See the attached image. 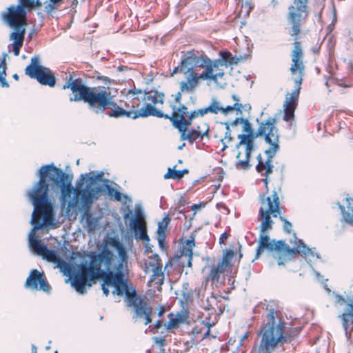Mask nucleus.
I'll return each mask as SVG.
<instances>
[{"mask_svg": "<svg viewBox=\"0 0 353 353\" xmlns=\"http://www.w3.org/2000/svg\"><path fill=\"white\" fill-rule=\"evenodd\" d=\"M62 89H70L74 94L73 97L70 99V101H83L97 114H103L107 109L110 108L112 110L108 111L107 114L114 118L128 117L136 119L139 117H156L158 105H162L164 101L163 93L151 90L145 93L143 98L144 105L141 107V111L124 109L114 101V97L109 88L85 85L82 79H74L71 73L65 77V83L63 85Z\"/></svg>", "mask_w": 353, "mask_h": 353, "instance_id": "obj_1", "label": "nucleus"}, {"mask_svg": "<svg viewBox=\"0 0 353 353\" xmlns=\"http://www.w3.org/2000/svg\"><path fill=\"white\" fill-rule=\"evenodd\" d=\"M89 264L81 263L77 266L72 281V285L81 294L86 292L87 287H91L92 282L95 283L101 279V289L105 296L110 294L108 286H114L113 294L126 295L128 291L127 279L125 278L124 270H121V265H116V272L111 271L115 259L114 252L106 247L103 248L98 253L90 252L88 254Z\"/></svg>", "mask_w": 353, "mask_h": 353, "instance_id": "obj_2", "label": "nucleus"}, {"mask_svg": "<svg viewBox=\"0 0 353 353\" xmlns=\"http://www.w3.org/2000/svg\"><path fill=\"white\" fill-rule=\"evenodd\" d=\"M309 0H294L288 8L287 19L290 24L288 34L293 38V48L290 53L291 65L290 71L296 85L290 94H287L283 103V120L288 122L294 120V111L298 105L300 90L305 77V65L302 44L299 41L301 35L305 33L304 27L307 21Z\"/></svg>", "mask_w": 353, "mask_h": 353, "instance_id": "obj_3", "label": "nucleus"}, {"mask_svg": "<svg viewBox=\"0 0 353 353\" xmlns=\"http://www.w3.org/2000/svg\"><path fill=\"white\" fill-rule=\"evenodd\" d=\"M50 176V181L61 185V197L63 204L70 198L71 194L74 190L68 181L65 183L64 180L68 179V175L61 170L56 168L52 164L46 165L39 169V179L33 188L28 192V195L34 205V209L32 215L31 223L33 230L41 229L44 225H50L53 222V208L48 199L49 185L47 183V177Z\"/></svg>", "mask_w": 353, "mask_h": 353, "instance_id": "obj_4", "label": "nucleus"}, {"mask_svg": "<svg viewBox=\"0 0 353 353\" xmlns=\"http://www.w3.org/2000/svg\"><path fill=\"white\" fill-rule=\"evenodd\" d=\"M277 312L271 308L266 314L257 335L260 339L258 347L252 349V352L272 353L285 343L292 341V336L287 330L286 323L283 319H277Z\"/></svg>", "mask_w": 353, "mask_h": 353, "instance_id": "obj_5", "label": "nucleus"}, {"mask_svg": "<svg viewBox=\"0 0 353 353\" xmlns=\"http://www.w3.org/2000/svg\"><path fill=\"white\" fill-rule=\"evenodd\" d=\"M265 232H262L260 230L255 259L260 256L263 252L264 249L271 252H276L274 257L279 265H284L286 262L294 259L299 254L306 256L311 254L310 250L305 245L303 241L297 240L296 237H295L294 245L290 248L284 240L270 241L269 236L265 234Z\"/></svg>", "mask_w": 353, "mask_h": 353, "instance_id": "obj_6", "label": "nucleus"}, {"mask_svg": "<svg viewBox=\"0 0 353 353\" xmlns=\"http://www.w3.org/2000/svg\"><path fill=\"white\" fill-rule=\"evenodd\" d=\"M178 112L173 115H169L158 108L156 117L169 119L172 125L179 132L181 140L188 141L190 143L208 136L209 126L206 123L189 130L192 122L198 118L190 110L187 112L185 107H181Z\"/></svg>", "mask_w": 353, "mask_h": 353, "instance_id": "obj_7", "label": "nucleus"}, {"mask_svg": "<svg viewBox=\"0 0 353 353\" xmlns=\"http://www.w3.org/2000/svg\"><path fill=\"white\" fill-rule=\"evenodd\" d=\"M281 192L280 186L274 187L271 192L259 194L260 208L258 213V221L261 222L259 229L262 232L272 228V218L283 215V208L281 206L279 194Z\"/></svg>", "mask_w": 353, "mask_h": 353, "instance_id": "obj_8", "label": "nucleus"}, {"mask_svg": "<svg viewBox=\"0 0 353 353\" xmlns=\"http://www.w3.org/2000/svg\"><path fill=\"white\" fill-rule=\"evenodd\" d=\"M103 176V172H100L95 176H90V174H82L76 183L74 196L72 201L69 202L68 207L76 206L80 199H83L86 205L99 200L102 188L97 185V181H101Z\"/></svg>", "mask_w": 353, "mask_h": 353, "instance_id": "obj_9", "label": "nucleus"}, {"mask_svg": "<svg viewBox=\"0 0 353 353\" xmlns=\"http://www.w3.org/2000/svg\"><path fill=\"white\" fill-rule=\"evenodd\" d=\"M244 121L243 131L246 134L238 135L240 141L237 143L236 148L239 150L236 155L237 162L236 166L237 168L248 170L251 166L250 164V158L252 152L254 150L253 130L250 122L247 120Z\"/></svg>", "mask_w": 353, "mask_h": 353, "instance_id": "obj_10", "label": "nucleus"}, {"mask_svg": "<svg viewBox=\"0 0 353 353\" xmlns=\"http://www.w3.org/2000/svg\"><path fill=\"white\" fill-rule=\"evenodd\" d=\"M127 306L132 308V319L134 321L143 320L144 324L148 325L152 322V307L149 301L144 297L137 294L134 290L126 291Z\"/></svg>", "mask_w": 353, "mask_h": 353, "instance_id": "obj_11", "label": "nucleus"}, {"mask_svg": "<svg viewBox=\"0 0 353 353\" xmlns=\"http://www.w3.org/2000/svg\"><path fill=\"white\" fill-rule=\"evenodd\" d=\"M276 120L275 118L269 117L267 120L260 123L257 129L256 136L263 137L265 141L269 144L270 148L265 151V153L276 154L279 151V134L276 127Z\"/></svg>", "mask_w": 353, "mask_h": 353, "instance_id": "obj_12", "label": "nucleus"}, {"mask_svg": "<svg viewBox=\"0 0 353 353\" xmlns=\"http://www.w3.org/2000/svg\"><path fill=\"white\" fill-rule=\"evenodd\" d=\"M26 75L36 79L40 84L52 88L56 84V77L52 71L41 65L40 59L34 56L25 69Z\"/></svg>", "mask_w": 353, "mask_h": 353, "instance_id": "obj_13", "label": "nucleus"}, {"mask_svg": "<svg viewBox=\"0 0 353 353\" xmlns=\"http://www.w3.org/2000/svg\"><path fill=\"white\" fill-rule=\"evenodd\" d=\"M206 61H208V57L203 51L191 50L183 52L181 61L174 68L172 76L177 73V71H184V70H188L189 68L199 67L204 68Z\"/></svg>", "mask_w": 353, "mask_h": 353, "instance_id": "obj_14", "label": "nucleus"}, {"mask_svg": "<svg viewBox=\"0 0 353 353\" xmlns=\"http://www.w3.org/2000/svg\"><path fill=\"white\" fill-rule=\"evenodd\" d=\"M232 98L234 102L233 105L221 107L217 101H212L208 107L194 109L190 111L198 118L202 117L209 112L217 114L219 112H221L223 114L227 115L228 114L235 111L236 114H241L243 108L242 103H240V100L236 95L233 94Z\"/></svg>", "mask_w": 353, "mask_h": 353, "instance_id": "obj_15", "label": "nucleus"}, {"mask_svg": "<svg viewBox=\"0 0 353 353\" xmlns=\"http://www.w3.org/2000/svg\"><path fill=\"white\" fill-rule=\"evenodd\" d=\"M236 254L235 251L232 250H226L222 259L216 265H212L208 275L205 278V283L210 281L212 284L218 282L221 274L232 266V259Z\"/></svg>", "mask_w": 353, "mask_h": 353, "instance_id": "obj_16", "label": "nucleus"}, {"mask_svg": "<svg viewBox=\"0 0 353 353\" xmlns=\"http://www.w3.org/2000/svg\"><path fill=\"white\" fill-rule=\"evenodd\" d=\"M2 20L12 28L24 26L27 23V14L25 10L17 5H12L1 14Z\"/></svg>", "mask_w": 353, "mask_h": 353, "instance_id": "obj_17", "label": "nucleus"}, {"mask_svg": "<svg viewBox=\"0 0 353 353\" xmlns=\"http://www.w3.org/2000/svg\"><path fill=\"white\" fill-rule=\"evenodd\" d=\"M36 230L32 231V234L30 235V246L38 255L42 256V257L46 261L59 265L63 262L59 255L55 250H48L45 245L41 243L34 234Z\"/></svg>", "mask_w": 353, "mask_h": 353, "instance_id": "obj_18", "label": "nucleus"}, {"mask_svg": "<svg viewBox=\"0 0 353 353\" xmlns=\"http://www.w3.org/2000/svg\"><path fill=\"white\" fill-rule=\"evenodd\" d=\"M145 271L151 270L152 274L148 281L150 286L152 283H154L161 288L164 281V273L162 270L163 265L161 259L157 254L150 255L148 257V261L145 262Z\"/></svg>", "mask_w": 353, "mask_h": 353, "instance_id": "obj_19", "label": "nucleus"}, {"mask_svg": "<svg viewBox=\"0 0 353 353\" xmlns=\"http://www.w3.org/2000/svg\"><path fill=\"white\" fill-rule=\"evenodd\" d=\"M226 68L219 61H212L208 57V61L205 63V70L201 72V77H203V80H211L218 83L219 81L225 77Z\"/></svg>", "mask_w": 353, "mask_h": 353, "instance_id": "obj_20", "label": "nucleus"}, {"mask_svg": "<svg viewBox=\"0 0 353 353\" xmlns=\"http://www.w3.org/2000/svg\"><path fill=\"white\" fill-rule=\"evenodd\" d=\"M177 73L183 74L185 76V79L179 83V89H181V92H194L199 85L200 79L203 80V77H201V73L198 74L192 68L184 70V71H177Z\"/></svg>", "mask_w": 353, "mask_h": 353, "instance_id": "obj_21", "label": "nucleus"}, {"mask_svg": "<svg viewBox=\"0 0 353 353\" xmlns=\"http://www.w3.org/2000/svg\"><path fill=\"white\" fill-rule=\"evenodd\" d=\"M130 227L134 231L136 239L145 242L150 241L147 234L146 222L140 209L136 210V216L131 219Z\"/></svg>", "mask_w": 353, "mask_h": 353, "instance_id": "obj_22", "label": "nucleus"}, {"mask_svg": "<svg viewBox=\"0 0 353 353\" xmlns=\"http://www.w3.org/2000/svg\"><path fill=\"white\" fill-rule=\"evenodd\" d=\"M25 287L32 290H39L49 292L51 290L50 285L47 282L43 273L37 270L30 271L29 276L27 278Z\"/></svg>", "mask_w": 353, "mask_h": 353, "instance_id": "obj_23", "label": "nucleus"}, {"mask_svg": "<svg viewBox=\"0 0 353 353\" xmlns=\"http://www.w3.org/2000/svg\"><path fill=\"white\" fill-rule=\"evenodd\" d=\"M267 157L264 159L261 154L257 156V164L256 165V170L261 176H269L273 172L274 165L272 163V159L275 154L272 153H265Z\"/></svg>", "mask_w": 353, "mask_h": 353, "instance_id": "obj_24", "label": "nucleus"}, {"mask_svg": "<svg viewBox=\"0 0 353 353\" xmlns=\"http://www.w3.org/2000/svg\"><path fill=\"white\" fill-rule=\"evenodd\" d=\"M339 317L345 334H350L353 331V299L347 303L344 312Z\"/></svg>", "mask_w": 353, "mask_h": 353, "instance_id": "obj_25", "label": "nucleus"}, {"mask_svg": "<svg viewBox=\"0 0 353 353\" xmlns=\"http://www.w3.org/2000/svg\"><path fill=\"white\" fill-rule=\"evenodd\" d=\"M105 245L109 250H110L107 245L114 247L118 252L119 256V261L117 265H121V270H125L127 268L128 263V254L124 245L117 239L110 237L105 241Z\"/></svg>", "mask_w": 353, "mask_h": 353, "instance_id": "obj_26", "label": "nucleus"}, {"mask_svg": "<svg viewBox=\"0 0 353 353\" xmlns=\"http://www.w3.org/2000/svg\"><path fill=\"white\" fill-rule=\"evenodd\" d=\"M180 258L182 257H186L187 258V264L186 265L188 267L191 268L192 264V256H193V248L195 246V242H194V235L191 234L190 236V239L185 240V241H181L180 242Z\"/></svg>", "mask_w": 353, "mask_h": 353, "instance_id": "obj_27", "label": "nucleus"}, {"mask_svg": "<svg viewBox=\"0 0 353 353\" xmlns=\"http://www.w3.org/2000/svg\"><path fill=\"white\" fill-rule=\"evenodd\" d=\"M14 31L10 34V39L13 41L12 50L15 56H19L20 50L23 46L26 29L24 26L14 28Z\"/></svg>", "mask_w": 353, "mask_h": 353, "instance_id": "obj_28", "label": "nucleus"}, {"mask_svg": "<svg viewBox=\"0 0 353 353\" xmlns=\"http://www.w3.org/2000/svg\"><path fill=\"white\" fill-rule=\"evenodd\" d=\"M79 199L81 201L82 208L84 211L83 216H85L88 230L89 232L94 231L97 226L98 221L96 218L93 217L92 214L90 212L93 203L86 205L83 199L79 198Z\"/></svg>", "mask_w": 353, "mask_h": 353, "instance_id": "obj_29", "label": "nucleus"}, {"mask_svg": "<svg viewBox=\"0 0 353 353\" xmlns=\"http://www.w3.org/2000/svg\"><path fill=\"white\" fill-rule=\"evenodd\" d=\"M168 317L169 320L165 324V326L168 330H172L179 328L181 324L184 323L188 319V315L180 312L176 314L170 313Z\"/></svg>", "mask_w": 353, "mask_h": 353, "instance_id": "obj_30", "label": "nucleus"}, {"mask_svg": "<svg viewBox=\"0 0 353 353\" xmlns=\"http://www.w3.org/2000/svg\"><path fill=\"white\" fill-rule=\"evenodd\" d=\"M347 206L345 207L338 203L343 221L353 226V198L347 196L345 199Z\"/></svg>", "mask_w": 353, "mask_h": 353, "instance_id": "obj_31", "label": "nucleus"}, {"mask_svg": "<svg viewBox=\"0 0 353 353\" xmlns=\"http://www.w3.org/2000/svg\"><path fill=\"white\" fill-rule=\"evenodd\" d=\"M220 130L223 132L224 136L223 137L221 134H216L215 137L220 139V141L223 144L222 150H224L228 148L227 143L232 141V137L231 136L230 125L228 123H222Z\"/></svg>", "mask_w": 353, "mask_h": 353, "instance_id": "obj_32", "label": "nucleus"}, {"mask_svg": "<svg viewBox=\"0 0 353 353\" xmlns=\"http://www.w3.org/2000/svg\"><path fill=\"white\" fill-rule=\"evenodd\" d=\"M18 5L27 14L28 12H30L36 8H41L42 2L41 0H18Z\"/></svg>", "mask_w": 353, "mask_h": 353, "instance_id": "obj_33", "label": "nucleus"}, {"mask_svg": "<svg viewBox=\"0 0 353 353\" xmlns=\"http://www.w3.org/2000/svg\"><path fill=\"white\" fill-rule=\"evenodd\" d=\"M185 92H181V89L174 95V102H170V108H172V113L170 115H173L175 113H178V110L181 107H185L186 108L187 112H190L192 110L189 108L188 106L183 104L182 101V93H185Z\"/></svg>", "mask_w": 353, "mask_h": 353, "instance_id": "obj_34", "label": "nucleus"}, {"mask_svg": "<svg viewBox=\"0 0 353 353\" xmlns=\"http://www.w3.org/2000/svg\"><path fill=\"white\" fill-rule=\"evenodd\" d=\"M220 57H221L216 60L219 61L225 68H228V66L237 64L238 63V59L233 57L232 53L229 51L220 52Z\"/></svg>", "mask_w": 353, "mask_h": 353, "instance_id": "obj_35", "label": "nucleus"}, {"mask_svg": "<svg viewBox=\"0 0 353 353\" xmlns=\"http://www.w3.org/2000/svg\"><path fill=\"white\" fill-rule=\"evenodd\" d=\"M104 183V188L107 191L108 196L116 201H121L123 194L117 190L112 188L110 185L108 184L110 181L108 179H103Z\"/></svg>", "mask_w": 353, "mask_h": 353, "instance_id": "obj_36", "label": "nucleus"}, {"mask_svg": "<svg viewBox=\"0 0 353 353\" xmlns=\"http://www.w3.org/2000/svg\"><path fill=\"white\" fill-rule=\"evenodd\" d=\"M170 221V219L168 216H165L161 221L158 223L157 232L159 234V242L160 244H163L165 239V232L167 227Z\"/></svg>", "mask_w": 353, "mask_h": 353, "instance_id": "obj_37", "label": "nucleus"}, {"mask_svg": "<svg viewBox=\"0 0 353 353\" xmlns=\"http://www.w3.org/2000/svg\"><path fill=\"white\" fill-rule=\"evenodd\" d=\"M6 57V54H4L2 59L0 61V84L3 88L9 87V84L6 79L7 69Z\"/></svg>", "mask_w": 353, "mask_h": 353, "instance_id": "obj_38", "label": "nucleus"}, {"mask_svg": "<svg viewBox=\"0 0 353 353\" xmlns=\"http://www.w3.org/2000/svg\"><path fill=\"white\" fill-rule=\"evenodd\" d=\"M315 17L318 21H321L322 12L325 7V0H314Z\"/></svg>", "mask_w": 353, "mask_h": 353, "instance_id": "obj_39", "label": "nucleus"}, {"mask_svg": "<svg viewBox=\"0 0 353 353\" xmlns=\"http://www.w3.org/2000/svg\"><path fill=\"white\" fill-rule=\"evenodd\" d=\"M62 0H49L48 3H45V11L47 14H51L58 8Z\"/></svg>", "mask_w": 353, "mask_h": 353, "instance_id": "obj_40", "label": "nucleus"}, {"mask_svg": "<svg viewBox=\"0 0 353 353\" xmlns=\"http://www.w3.org/2000/svg\"><path fill=\"white\" fill-rule=\"evenodd\" d=\"M176 165L173 168H168L167 173L164 175V179H181V174L179 170H175Z\"/></svg>", "mask_w": 353, "mask_h": 353, "instance_id": "obj_41", "label": "nucleus"}, {"mask_svg": "<svg viewBox=\"0 0 353 353\" xmlns=\"http://www.w3.org/2000/svg\"><path fill=\"white\" fill-rule=\"evenodd\" d=\"M139 101L137 99H133L129 102H125L123 108L124 109H133L136 111H141V108H139Z\"/></svg>", "mask_w": 353, "mask_h": 353, "instance_id": "obj_42", "label": "nucleus"}, {"mask_svg": "<svg viewBox=\"0 0 353 353\" xmlns=\"http://www.w3.org/2000/svg\"><path fill=\"white\" fill-rule=\"evenodd\" d=\"M280 220L283 223V230L285 232L290 234L292 231V223L286 220L283 215H281V216H279Z\"/></svg>", "mask_w": 353, "mask_h": 353, "instance_id": "obj_43", "label": "nucleus"}, {"mask_svg": "<svg viewBox=\"0 0 353 353\" xmlns=\"http://www.w3.org/2000/svg\"><path fill=\"white\" fill-rule=\"evenodd\" d=\"M201 325H203L204 328H207V330L205 332V333L203 335L202 340L207 339L210 334V327L211 324L209 323H204L202 322Z\"/></svg>", "mask_w": 353, "mask_h": 353, "instance_id": "obj_44", "label": "nucleus"}, {"mask_svg": "<svg viewBox=\"0 0 353 353\" xmlns=\"http://www.w3.org/2000/svg\"><path fill=\"white\" fill-rule=\"evenodd\" d=\"M93 77L98 80L102 81L105 84L109 83L110 82V79L109 77L100 75V74L98 72H96Z\"/></svg>", "mask_w": 353, "mask_h": 353, "instance_id": "obj_45", "label": "nucleus"}, {"mask_svg": "<svg viewBox=\"0 0 353 353\" xmlns=\"http://www.w3.org/2000/svg\"><path fill=\"white\" fill-rule=\"evenodd\" d=\"M201 326L202 327H199L198 325H196L195 327H194L192 328V334L194 335H195V336H196L199 334H200L202 332L203 329L204 328L203 325H201Z\"/></svg>", "mask_w": 353, "mask_h": 353, "instance_id": "obj_46", "label": "nucleus"}, {"mask_svg": "<svg viewBox=\"0 0 353 353\" xmlns=\"http://www.w3.org/2000/svg\"><path fill=\"white\" fill-rule=\"evenodd\" d=\"M228 236H229L228 233L223 232L219 238V243L220 244L225 243V241L228 239Z\"/></svg>", "mask_w": 353, "mask_h": 353, "instance_id": "obj_47", "label": "nucleus"}, {"mask_svg": "<svg viewBox=\"0 0 353 353\" xmlns=\"http://www.w3.org/2000/svg\"><path fill=\"white\" fill-rule=\"evenodd\" d=\"M265 176V178H263L262 179V181L263 182L265 188V192H270L269 188H268V182H269L268 176Z\"/></svg>", "mask_w": 353, "mask_h": 353, "instance_id": "obj_48", "label": "nucleus"}, {"mask_svg": "<svg viewBox=\"0 0 353 353\" xmlns=\"http://www.w3.org/2000/svg\"><path fill=\"white\" fill-rule=\"evenodd\" d=\"M336 299L337 302L340 305H343V304H345L346 303V301H345V298L343 297L341 295H337L336 296Z\"/></svg>", "mask_w": 353, "mask_h": 353, "instance_id": "obj_49", "label": "nucleus"}, {"mask_svg": "<svg viewBox=\"0 0 353 353\" xmlns=\"http://www.w3.org/2000/svg\"><path fill=\"white\" fill-rule=\"evenodd\" d=\"M165 340L162 338H157L156 339V343L160 345L161 346H163L165 345Z\"/></svg>", "mask_w": 353, "mask_h": 353, "instance_id": "obj_50", "label": "nucleus"}, {"mask_svg": "<svg viewBox=\"0 0 353 353\" xmlns=\"http://www.w3.org/2000/svg\"><path fill=\"white\" fill-rule=\"evenodd\" d=\"M250 332H246L241 337V342H243L245 339H247L249 337Z\"/></svg>", "mask_w": 353, "mask_h": 353, "instance_id": "obj_51", "label": "nucleus"}, {"mask_svg": "<svg viewBox=\"0 0 353 353\" xmlns=\"http://www.w3.org/2000/svg\"><path fill=\"white\" fill-rule=\"evenodd\" d=\"M162 323H163L162 321H161V320H158V321L156 322V323H155L154 327H155L156 329H159V328H160V327L162 326Z\"/></svg>", "mask_w": 353, "mask_h": 353, "instance_id": "obj_52", "label": "nucleus"}, {"mask_svg": "<svg viewBox=\"0 0 353 353\" xmlns=\"http://www.w3.org/2000/svg\"><path fill=\"white\" fill-rule=\"evenodd\" d=\"M179 171H180V172H181V178H183V176H184V174H188V172H189L188 169H183V170H179Z\"/></svg>", "mask_w": 353, "mask_h": 353, "instance_id": "obj_53", "label": "nucleus"}, {"mask_svg": "<svg viewBox=\"0 0 353 353\" xmlns=\"http://www.w3.org/2000/svg\"><path fill=\"white\" fill-rule=\"evenodd\" d=\"M130 214H131V211L130 210L128 213L123 214V219L125 220H127L130 217Z\"/></svg>", "mask_w": 353, "mask_h": 353, "instance_id": "obj_54", "label": "nucleus"}, {"mask_svg": "<svg viewBox=\"0 0 353 353\" xmlns=\"http://www.w3.org/2000/svg\"><path fill=\"white\" fill-rule=\"evenodd\" d=\"M31 353H37V348L34 345H32V352Z\"/></svg>", "mask_w": 353, "mask_h": 353, "instance_id": "obj_55", "label": "nucleus"}, {"mask_svg": "<svg viewBox=\"0 0 353 353\" xmlns=\"http://www.w3.org/2000/svg\"><path fill=\"white\" fill-rule=\"evenodd\" d=\"M164 312H165L164 308H163V307H162V308L160 310V311L159 312V313H158L159 316H162V315H163V314L164 313Z\"/></svg>", "mask_w": 353, "mask_h": 353, "instance_id": "obj_56", "label": "nucleus"}, {"mask_svg": "<svg viewBox=\"0 0 353 353\" xmlns=\"http://www.w3.org/2000/svg\"><path fill=\"white\" fill-rule=\"evenodd\" d=\"M12 77L16 80L18 81L19 79V77L17 74H13Z\"/></svg>", "mask_w": 353, "mask_h": 353, "instance_id": "obj_57", "label": "nucleus"}, {"mask_svg": "<svg viewBox=\"0 0 353 353\" xmlns=\"http://www.w3.org/2000/svg\"><path fill=\"white\" fill-rule=\"evenodd\" d=\"M238 120H239V118H236V119H235V121L233 122V123H234V125H236V124L237 123V122H238Z\"/></svg>", "mask_w": 353, "mask_h": 353, "instance_id": "obj_58", "label": "nucleus"}, {"mask_svg": "<svg viewBox=\"0 0 353 353\" xmlns=\"http://www.w3.org/2000/svg\"><path fill=\"white\" fill-rule=\"evenodd\" d=\"M197 208H198V205L196 204L192 206V209H196Z\"/></svg>", "mask_w": 353, "mask_h": 353, "instance_id": "obj_59", "label": "nucleus"}, {"mask_svg": "<svg viewBox=\"0 0 353 353\" xmlns=\"http://www.w3.org/2000/svg\"><path fill=\"white\" fill-rule=\"evenodd\" d=\"M242 257V254L241 252H239V259H241Z\"/></svg>", "mask_w": 353, "mask_h": 353, "instance_id": "obj_60", "label": "nucleus"}, {"mask_svg": "<svg viewBox=\"0 0 353 353\" xmlns=\"http://www.w3.org/2000/svg\"><path fill=\"white\" fill-rule=\"evenodd\" d=\"M54 353H58V352H57V351H55Z\"/></svg>", "mask_w": 353, "mask_h": 353, "instance_id": "obj_61", "label": "nucleus"}]
</instances>
